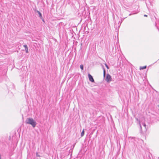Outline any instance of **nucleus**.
Masks as SVG:
<instances>
[{
	"mask_svg": "<svg viewBox=\"0 0 159 159\" xmlns=\"http://www.w3.org/2000/svg\"><path fill=\"white\" fill-rule=\"evenodd\" d=\"M25 123L31 125L33 128H34L37 124L36 121L32 118H28L25 120Z\"/></svg>",
	"mask_w": 159,
	"mask_h": 159,
	"instance_id": "obj_1",
	"label": "nucleus"
},
{
	"mask_svg": "<svg viewBox=\"0 0 159 159\" xmlns=\"http://www.w3.org/2000/svg\"><path fill=\"white\" fill-rule=\"evenodd\" d=\"M129 141L134 143V145L135 144L136 145V143H137L138 139L136 138L130 137L129 138Z\"/></svg>",
	"mask_w": 159,
	"mask_h": 159,
	"instance_id": "obj_2",
	"label": "nucleus"
},
{
	"mask_svg": "<svg viewBox=\"0 0 159 159\" xmlns=\"http://www.w3.org/2000/svg\"><path fill=\"white\" fill-rule=\"evenodd\" d=\"M105 80L107 82H109L111 81V77L110 75H109V74H107V76L106 78L105 79Z\"/></svg>",
	"mask_w": 159,
	"mask_h": 159,
	"instance_id": "obj_3",
	"label": "nucleus"
},
{
	"mask_svg": "<svg viewBox=\"0 0 159 159\" xmlns=\"http://www.w3.org/2000/svg\"><path fill=\"white\" fill-rule=\"evenodd\" d=\"M35 12H37V13L39 14V18L41 19L43 21V22H44V20L43 19V16H42V14L39 11H38L37 10H35Z\"/></svg>",
	"mask_w": 159,
	"mask_h": 159,
	"instance_id": "obj_4",
	"label": "nucleus"
},
{
	"mask_svg": "<svg viewBox=\"0 0 159 159\" xmlns=\"http://www.w3.org/2000/svg\"><path fill=\"white\" fill-rule=\"evenodd\" d=\"M88 76L89 79V80L92 82H94V80L93 77V76L90 74H89L88 75Z\"/></svg>",
	"mask_w": 159,
	"mask_h": 159,
	"instance_id": "obj_5",
	"label": "nucleus"
},
{
	"mask_svg": "<svg viewBox=\"0 0 159 159\" xmlns=\"http://www.w3.org/2000/svg\"><path fill=\"white\" fill-rule=\"evenodd\" d=\"M25 48V50L26 53H28V47L26 45H24L23 46Z\"/></svg>",
	"mask_w": 159,
	"mask_h": 159,
	"instance_id": "obj_6",
	"label": "nucleus"
},
{
	"mask_svg": "<svg viewBox=\"0 0 159 159\" xmlns=\"http://www.w3.org/2000/svg\"><path fill=\"white\" fill-rule=\"evenodd\" d=\"M146 67H147V66H141L140 67V70H143L146 69Z\"/></svg>",
	"mask_w": 159,
	"mask_h": 159,
	"instance_id": "obj_7",
	"label": "nucleus"
},
{
	"mask_svg": "<svg viewBox=\"0 0 159 159\" xmlns=\"http://www.w3.org/2000/svg\"><path fill=\"white\" fill-rule=\"evenodd\" d=\"M84 129H83L82 132H81V137L83 136L84 135Z\"/></svg>",
	"mask_w": 159,
	"mask_h": 159,
	"instance_id": "obj_8",
	"label": "nucleus"
},
{
	"mask_svg": "<svg viewBox=\"0 0 159 159\" xmlns=\"http://www.w3.org/2000/svg\"><path fill=\"white\" fill-rule=\"evenodd\" d=\"M103 76L105 77L106 75V70L104 68H103Z\"/></svg>",
	"mask_w": 159,
	"mask_h": 159,
	"instance_id": "obj_9",
	"label": "nucleus"
},
{
	"mask_svg": "<svg viewBox=\"0 0 159 159\" xmlns=\"http://www.w3.org/2000/svg\"><path fill=\"white\" fill-rule=\"evenodd\" d=\"M80 69H81V70H84V66L83 65H80Z\"/></svg>",
	"mask_w": 159,
	"mask_h": 159,
	"instance_id": "obj_10",
	"label": "nucleus"
},
{
	"mask_svg": "<svg viewBox=\"0 0 159 159\" xmlns=\"http://www.w3.org/2000/svg\"><path fill=\"white\" fill-rule=\"evenodd\" d=\"M143 125L145 127V129H146V125L144 123H142Z\"/></svg>",
	"mask_w": 159,
	"mask_h": 159,
	"instance_id": "obj_11",
	"label": "nucleus"
},
{
	"mask_svg": "<svg viewBox=\"0 0 159 159\" xmlns=\"http://www.w3.org/2000/svg\"><path fill=\"white\" fill-rule=\"evenodd\" d=\"M121 23H122V22H121L120 21H119V23H118V24L119 25L118 26V28H119L120 27V25L121 24Z\"/></svg>",
	"mask_w": 159,
	"mask_h": 159,
	"instance_id": "obj_12",
	"label": "nucleus"
},
{
	"mask_svg": "<svg viewBox=\"0 0 159 159\" xmlns=\"http://www.w3.org/2000/svg\"><path fill=\"white\" fill-rule=\"evenodd\" d=\"M105 66H106V67H107V69H109V66H108L107 65V64L105 63Z\"/></svg>",
	"mask_w": 159,
	"mask_h": 159,
	"instance_id": "obj_13",
	"label": "nucleus"
},
{
	"mask_svg": "<svg viewBox=\"0 0 159 159\" xmlns=\"http://www.w3.org/2000/svg\"><path fill=\"white\" fill-rule=\"evenodd\" d=\"M75 143L73 144V146H71L70 149H71V148H72H72H73L74 147V146H75Z\"/></svg>",
	"mask_w": 159,
	"mask_h": 159,
	"instance_id": "obj_14",
	"label": "nucleus"
},
{
	"mask_svg": "<svg viewBox=\"0 0 159 159\" xmlns=\"http://www.w3.org/2000/svg\"><path fill=\"white\" fill-rule=\"evenodd\" d=\"M146 6H147V7L148 8V2H147V1H146Z\"/></svg>",
	"mask_w": 159,
	"mask_h": 159,
	"instance_id": "obj_15",
	"label": "nucleus"
},
{
	"mask_svg": "<svg viewBox=\"0 0 159 159\" xmlns=\"http://www.w3.org/2000/svg\"><path fill=\"white\" fill-rule=\"evenodd\" d=\"M125 18H123V19H121V20H121V22H122V21H123V20H124V19Z\"/></svg>",
	"mask_w": 159,
	"mask_h": 159,
	"instance_id": "obj_16",
	"label": "nucleus"
},
{
	"mask_svg": "<svg viewBox=\"0 0 159 159\" xmlns=\"http://www.w3.org/2000/svg\"><path fill=\"white\" fill-rule=\"evenodd\" d=\"M139 124H140V128H141V129H142V127H141V124H140V123H139Z\"/></svg>",
	"mask_w": 159,
	"mask_h": 159,
	"instance_id": "obj_17",
	"label": "nucleus"
},
{
	"mask_svg": "<svg viewBox=\"0 0 159 159\" xmlns=\"http://www.w3.org/2000/svg\"><path fill=\"white\" fill-rule=\"evenodd\" d=\"M144 17H147L148 16L147 15L145 14V15H144Z\"/></svg>",
	"mask_w": 159,
	"mask_h": 159,
	"instance_id": "obj_18",
	"label": "nucleus"
},
{
	"mask_svg": "<svg viewBox=\"0 0 159 159\" xmlns=\"http://www.w3.org/2000/svg\"><path fill=\"white\" fill-rule=\"evenodd\" d=\"M37 156H39V155H38V154H37Z\"/></svg>",
	"mask_w": 159,
	"mask_h": 159,
	"instance_id": "obj_19",
	"label": "nucleus"
},
{
	"mask_svg": "<svg viewBox=\"0 0 159 159\" xmlns=\"http://www.w3.org/2000/svg\"><path fill=\"white\" fill-rule=\"evenodd\" d=\"M149 2V3L151 4V2Z\"/></svg>",
	"mask_w": 159,
	"mask_h": 159,
	"instance_id": "obj_20",
	"label": "nucleus"
},
{
	"mask_svg": "<svg viewBox=\"0 0 159 159\" xmlns=\"http://www.w3.org/2000/svg\"><path fill=\"white\" fill-rule=\"evenodd\" d=\"M131 15V14H130L129 15V16H130V15Z\"/></svg>",
	"mask_w": 159,
	"mask_h": 159,
	"instance_id": "obj_21",
	"label": "nucleus"
},
{
	"mask_svg": "<svg viewBox=\"0 0 159 159\" xmlns=\"http://www.w3.org/2000/svg\"><path fill=\"white\" fill-rule=\"evenodd\" d=\"M158 107H159V105L158 106Z\"/></svg>",
	"mask_w": 159,
	"mask_h": 159,
	"instance_id": "obj_22",
	"label": "nucleus"
}]
</instances>
